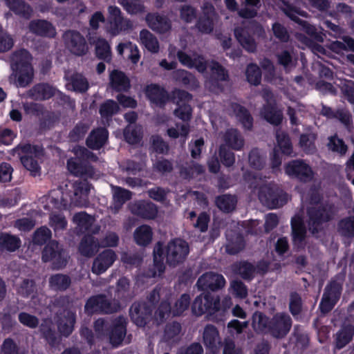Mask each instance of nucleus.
Returning <instances> with one entry per match:
<instances>
[{
    "mask_svg": "<svg viewBox=\"0 0 354 354\" xmlns=\"http://www.w3.org/2000/svg\"><path fill=\"white\" fill-rule=\"evenodd\" d=\"M67 48L71 53L77 55H84L88 50L84 38L77 32L68 31L64 35Z\"/></svg>",
    "mask_w": 354,
    "mask_h": 354,
    "instance_id": "aec40b11",
    "label": "nucleus"
},
{
    "mask_svg": "<svg viewBox=\"0 0 354 354\" xmlns=\"http://www.w3.org/2000/svg\"><path fill=\"white\" fill-rule=\"evenodd\" d=\"M75 322V313L71 311H64V319L59 318L58 322V329L60 333L64 336L69 335L73 330Z\"/></svg>",
    "mask_w": 354,
    "mask_h": 354,
    "instance_id": "58836bf2",
    "label": "nucleus"
},
{
    "mask_svg": "<svg viewBox=\"0 0 354 354\" xmlns=\"http://www.w3.org/2000/svg\"><path fill=\"white\" fill-rule=\"evenodd\" d=\"M140 40L142 45L150 52L157 53L159 44L156 37L147 30H142L140 33Z\"/></svg>",
    "mask_w": 354,
    "mask_h": 354,
    "instance_id": "a19ab883",
    "label": "nucleus"
},
{
    "mask_svg": "<svg viewBox=\"0 0 354 354\" xmlns=\"http://www.w3.org/2000/svg\"><path fill=\"white\" fill-rule=\"evenodd\" d=\"M285 171L288 176L295 177L304 182L310 181L314 177L312 168L301 160H292L288 162L286 165Z\"/></svg>",
    "mask_w": 354,
    "mask_h": 354,
    "instance_id": "dca6fc26",
    "label": "nucleus"
},
{
    "mask_svg": "<svg viewBox=\"0 0 354 354\" xmlns=\"http://www.w3.org/2000/svg\"><path fill=\"white\" fill-rule=\"evenodd\" d=\"M203 342L206 346L213 348L216 343H220L219 333L213 325H207L203 332Z\"/></svg>",
    "mask_w": 354,
    "mask_h": 354,
    "instance_id": "79ce46f5",
    "label": "nucleus"
},
{
    "mask_svg": "<svg viewBox=\"0 0 354 354\" xmlns=\"http://www.w3.org/2000/svg\"><path fill=\"white\" fill-rule=\"evenodd\" d=\"M181 330V326L179 323L174 322L167 325L165 331L164 339L167 342L176 340Z\"/></svg>",
    "mask_w": 354,
    "mask_h": 354,
    "instance_id": "338daca9",
    "label": "nucleus"
},
{
    "mask_svg": "<svg viewBox=\"0 0 354 354\" xmlns=\"http://www.w3.org/2000/svg\"><path fill=\"white\" fill-rule=\"evenodd\" d=\"M303 207L306 209V217L297 214L291 221L293 241L299 246L302 244L306 234L304 223L309 230L315 234L323 228V224L330 220L336 213V208L332 204L324 205L320 202V195L317 189H310L307 194L302 196Z\"/></svg>",
    "mask_w": 354,
    "mask_h": 354,
    "instance_id": "f257e3e1",
    "label": "nucleus"
},
{
    "mask_svg": "<svg viewBox=\"0 0 354 354\" xmlns=\"http://www.w3.org/2000/svg\"><path fill=\"white\" fill-rule=\"evenodd\" d=\"M344 275L338 276L326 287L319 308L322 313H326L332 310L338 301L342 291Z\"/></svg>",
    "mask_w": 354,
    "mask_h": 354,
    "instance_id": "9b49d317",
    "label": "nucleus"
},
{
    "mask_svg": "<svg viewBox=\"0 0 354 354\" xmlns=\"http://www.w3.org/2000/svg\"><path fill=\"white\" fill-rule=\"evenodd\" d=\"M192 310L196 316H201L205 313L212 315L220 310V299L209 293L201 294L195 298Z\"/></svg>",
    "mask_w": 354,
    "mask_h": 354,
    "instance_id": "9d476101",
    "label": "nucleus"
},
{
    "mask_svg": "<svg viewBox=\"0 0 354 354\" xmlns=\"http://www.w3.org/2000/svg\"><path fill=\"white\" fill-rule=\"evenodd\" d=\"M354 335V328L352 326H344L337 334L336 337V347L339 349L345 346L352 339Z\"/></svg>",
    "mask_w": 354,
    "mask_h": 354,
    "instance_id": "8fccbe9b",
    "label": "nucleus"
},
{
    "mask_svg": "<svg viewBox=\"0 0 354 354\" xmlns=\"http://www.w3.org/2000/svg\"><path fill=\"white\" fill-rule=\"evenodd\" d=\"M279 63L282 65L286 70H290L295 67L297 59L293 57L292 52L283 50L277 55Z\"/></svg>",
    "mask_w": 354,
    "mask_h": 354,
    "instance_id": "680f3d73",
    "label": "nucleus"
},
{
    "mask_svg": "<svg viewBox=\"0 0 354 354\" xmlns=\"http://www.w3.org/2000/svg\"><path fill=\"white\" fill-rule=\"evenodd\" d=\"M57 90L48 84H39L28 91V95L35 100H45L55 95Z\"/></svg>",
    "mask_w": 354,
    "mask_h": 354,
    "instance_id": "c756f323",
    "label": "nucleus"
},
{
    "mask_svg": "<svg viewBox=\"0 0 354 354\" xmlns=\"http://www.w3.org/2000/svg\"><path fill=\"white\" fill-rule=\"evenodd\" d=\"M134 239L137 244L140 245H148L152 239V231L147 225L138 227L134 232Z\"/></svg>",
    "mask_w": 354,
    "mask_h": 354,
    "instance_id": "37998d69",
    "label": "nucleus"
},
{
    "mask_svg": "<svg viewBox=\"0 0 354 354\" xmlns=\"http://www.w3.org/2000/svg\"><path fill=\"white\" fill-rule=\"evenodd\" d=\"M125 49L129 52L128 57L129 59H130L132 63L137 64L140 57L139 50L137 46L129 41L126 43H120L117 47V51L120 55L123 54Z\"/></svg>",
    "mask_w": 354,
    "mask_h": 354,
    "instance_id": "09e8293b",
    "label": "nucleus"
},
{
    "mask_svg": "<svg viewBox=\"0 0 354 354\" xmlns=\"http://www.w3.org/2000/svg\"><path fill=\"white\" fill-rule=\"evenodd\" d=\"M99 248V241L92 235L88 234L82 240L79 251L82 255L89 257L93 256Z\"/></svg>",
    "mask_w": 354,
    "mask_h": 354,
    "instance_id": "e433bc0d",
    "label": "nucleus"
},
{
    "mask_svg": "<svg viewBox=\"0 0 354 354\" xmlns=\"http://www.w3.org/2000/svg\"><path fill=\"white\" fill-rule=\"evenodd\" d=\"M124 136L126 141L129 144H136L141 140L142 129L140 127L130 124L125 129Z\"/></svg>",
    "mask_w": 354,
    "mask_h": 354,
    "instance_id": "864d4df0",
    "label": "nucleus"
},
{
    "mask_svg": "<svg viewBox=\"0 0 354 354\" xmlns=\"http://www.w3.org/2000/svg\"><path fill=\"white\" fill-rule=\"evenodd\" d=\"M291 326L292 321L288 315L277 313L269 322V331L274 337L280 338L286 335Z\"/></svg>",
    "mask_w": 354,
    "mask_h": 354,
    "instance_id": "6ab92c4d",
    "label": "nucleus"
},
{
    "mask_svg": "<svg viewBox=\"0 0 354 354\" xmlns=\"http://www.w3.org/2000/svg\"><path fill=\"white\" fill-rule=\"evenodd\" d=\"M236 204V199L231 195H223L216 199L217 207L223 212L232 211Z\"/></svg>",
    "mask_w": 354,
    "mask_h": 354,
    "instance_id": "4d7b16f0",
    "label": "nucleus"
},
{
    "mask_svg": "<svg viewBox=\"0 0 354 354\" xmlns=\"http://www.w3.org/2000/svg\"><path fill=\"white\" fill-rule=\"evenodd\" d=\"M74 194L71 198V204L75 206H85L88 203V194L90 190L89 184L84 181H77L73 184Z\"/></svg>",
    "mask_w": 354,
    "mask_h": 354,
    "instance_id": "a878e982",
    "label": "nucleus"
},
{
    "mask_svg": "<svg viewBox=\"0 0 354 354\" xmlns=\"http://www.w3.org/2000/svg\"><path fill=\"white\" fill-rule=\"evenodd\" d=\"M316 135L314 133L309 132L302 134L300 137L299 145L302 149L307 153H313L315 149V141Z\"/></svg>",
    "mask_w": 354,
    "mask_h": 354,
    "instance_id": "13d9d810",
    "label": "nucleus"
},
{
    "mask_svg": "<svg viewBox=\"0 0 354 354\" xmlns=\"http://www.w3.org/2000/svg\"><path fill=\"white\" fill-rule=\"evenodd\" d=\"M146 95L150 101L158 105H163L168 100L167 92L159 86L151 84L146 88Z\"/></svg>",
    "mask_w": 354,
    "mask_h": 354,
    "instance_id": "473e14b6",
    "label": "nucleus"
},
{
    "mask_svg": "<svg viewBox=\"0 0 354 354\" xmlns=\"http://www.w3.org/2000/svg\"><path fill=\"white\" fill-rule=\"evenodd\" d=\"M96 55L99 59L109 62L111 58V47L104 39H99L95 43Z\"/></svg>",
    "mask_w": 354,
    "mask_h": 354,
    "instance_id": "603ef678",
    "label": "nucleus"
},
{
    "mask_svg": "<svg viewBox=\"0 0 354 354\" xmlns=\"http://www.w3.org/2000/svg\"><path fill=\"white\" fill-rule=\"evenodd\" d=\"M225 283V279L222 274L214 272H207L198 278L196 286L201 290L216 291L223 288Z\"/></svg>",
    "mask_w": 354,
    "mask_h": 354,
    "instance_id": "a211bd4d",
    "label": "nucleus"
},
{
    "mask_svg": "<svg viewBox=\"0 0 354 354\" xmlns=\"http://www.w3.org/2000/svg\"><path fill=\"white\" fill-rule=\"evenodd\" d=\"M21 245L20 239L14 235L9 234H1L0 235V247L8 251H15Z\"/></svg>",
    "mask_w": 354,
    "mask_h": 354,
    "instance_id": "49530a36",
    "label": "nucleus"
},
{
    "mask_svg": "<svg viewBox=\"0 0 354 354\" xmlns=\"http://www.w3.org/2000/svg\"><path fill=\"white\" fill-rule=\"evenodd\" d=\"M67 48L71 53L77 55H84L88 50L84 38L77 32L68 31L64 35Z\"/></svg>",
    "mask_w": 354,
    "mask_h": 354,
    "instance_id": "412c9836",
    "label": "nucleus"
},
{
    "mask_svg": "<svg viewBox=\"0 0 354 354\" xmlns=\"http://www.w3.org/2000/svg\"><path fill=\"white\" fill-rule=\"evenodd\" d=\"M49 283L54 290H64L69 287L71 279L67 275L57 274L50 278Z\"/></svg>",
    "mask_w": 354,
    "mask_h": 354,
    "instance_id": "3c124183",
    "label": "nucleus"
},
{
    "mask_svg": "<svg viewBox=\"0 0 354 354\" xmlns=\"http://www.w3.org/2000/svg\"><path fill=\"white\" fill-rule=\"evenodd\" d=\"M126 319L119 317L113 324V328L110 334V342L113 346H119L126 335Z\"/></svg>",
    "mask_w": 354,
    "mask_h": 354,
    "instance_id": "7c9ffc66",
    "label": "nucleus"
},
{
    "mask_svg": "<svg viewBox=\"0 0 354 354\" xmlns=\"http://www.w3.org/2000/svg\"><path fill=\"white\" fill-rule=\"evenodd\" d=\"M116 254L112 250H105L95 259L92 272L96 274L104 272L116 259Z\"/></svg>",
    "mask_w": 354,
    "mask_h": 354,
    "instance_id": "b1692460",
    "label": "nucleus"
},
{
    "mask_svg": "<svg viewBox=\"0 0 354 354\" xmlns=\"http://www.w3.org/2000/svg\"><path fill=\"white\" fill-rule=\"evenodd\" d=\"M73 223L77 225V230L81 233L97 234L100 227L93 225L95 218L88 215L84 212L77 213L73 218Z\"/></svg>",
    "mask_w": 354,
    "mask_h": 354,
    "instance_id": "5701e85b",
    "label": "nucleus"
},
{
    "mask_svg": "<svg viewBox=\"0 0 354 354\" xmlns=\"http://www.w3.org/2000/svg\"><path fill=\"white\" fill-rule=\"evenodd\" d=\"M7 6L18 15L25 19H29L32 12L30 6L21 0H5Z\"/></svg>",
    "mask_w": 354,
    "mask_h": 354,
    "instance_id": "c9c22d12",
    "label": "nucleus"
},
{
    "mask_svg": "<svg viewBox=\"0 0 354 354\" xmlns=\"http://www.w3.org/2000/svg\"><path fill=\"white\" fill-rule=\"evenodd\" d=\"M246 76L248 82L253 85H258L261 79V73L256 64H250L246 70Z\"/></svg>",
    "mask_w": 354,
    "mask_h": 354,
    "instance_id": "e2e57ef3",
    "label": "nucleus"
},
{
    "mask_svg": "<svg viewBox=\"0 0 354 354\" xmlns=\"http://www.w3.org/2000/svg\"><path fill=\"white\" fill-rule=\"evenodd\" d=\"M111 85L117 91H127L130 88L128 77L122 72L113 71L110 75Z\"/></svg>",
    "mask_w": 354,
    "mask_h": 354,
    "instance_id": "4c0bfd02",
    "label": "nucleus"
},
{
    "mask_svg": "<svg viewBox=\"0 0 354 354\" xmlns=\"http://www.w3.org/2000/svg\"><path fill=\"white\" fill-rule=\"evenodd\" d=\"M189 254V245L187 243L180 239H175L171 241L167 245L165 255L162 244L158 243L153 250L154 270L147 274L149 277L159 276L164 272V258L166 257L167 263L171 266L182 263Z\"/></svg>",
    "mask_w": 354,
    "mask_h": 354,
    "instance_id": "f03ea898",
    "label": "nucleus"
},
{
    "mask_svg": "<svg viewBox=\"0 0 354 354\" xmlns=\"http://www.w3.org/2000/svg\"><path fill=\"white\" fill-rule=\"evenodd\" d=\"M120 308L118 301L109 302L103 295L91 297L85 305V311L88 315L94 313H113Z\"/></svg>",
    "mask_w": 354,
    "mask_h": 354,
    "instance_id": "ddd939ff",
    "label": "nucleus"
},
{
    "mask_svg": "<svg viewBox=\"0 0 354 354\" xmlns=\"http://www.w3.org/2000/svg\"><path fill=\"white\" fill-rule=\"evenodd\" d=\"M283 6L281 9L285 14L289 17L292 20L299 24L302 30L307 33L309 36L315 39L319 42H323L325 35L321 32L318 31L317 29L314 26L308 24L307 21L301 20L298 18V16L307 17L306 12L301 10L300 9L294 7L289 3L282 1Z\"/></svg>",
    "mask_w": 354,
    "mask_h": 354,
    "instance_id": "1a4fd4ad",
    "label": "nucleus"
},
{
    "mask_svg": "<svg viewBox=\"0 0 354 354\" xmlns=\"http://www.w3.org/2000/svg\"><path fill=\"white\" fill-rule=\"evenodd\" d=\"M52 325L53 324L50 320H44L40 326V331L49 345L55 347L59 344V340L55 336V332L52 330Z\"/></svg>",
    "mask_w": 354,
    "mask_h": 354,
    "instance_id": "de8ad7c7",
    "label": "nucleus"
},
{
    "mask_svg": "<svg viewBox=\"0 0 354 354\" xmlns=\"http://www.w3.org/2000/svg\"><path fill=\"white\" fill-rule=\"evenodd\" d=\"M189 132V126L188 124H176V127H171L167 130L168 136L171 138L183 137L186 138Z\"/></svg>",
    "mask_w": 354,
    "mask_h": 354,
    "instance_id": "69168bd1",
    "label": "nucleus"
},
{
    "mask_svg": "<svg viewBox=\"0 0 354 354\" xmlns=\"http://www.w3.org/2000/svg\"><path fill=\"white\" fill-rule=\"evenodd\" d=\"M130 315L138 326L144 327L151 318V310L145 302L135 303L131 307Z\"/></svg>",
    "mask_w": 354,
    "mask_h": 354,
    "instance_id": "4be33fe9",
    "label": "nucleus"
},
{
    "mask_svg": "<svg viewBox=\"0 0 354 354\" xmlns=\"http://www.w3.org/2000/svg\"><path fill=\"white\" fill-rule=\"evenodd\" d=\"M30 31L37 35L54 37L56 35L55 27L46 20H33L29 24Z\"/></svg>",
    "mask_w": 354,
    "mask_h": 354,
    "instance_id": "c85d7f7f",
    "label": "nucleus"
},
{
    "mask_svg": "<svg viewBox=\"0 0 354 354\" xmlns=\"http://www.w3.org/2000/svg\"><path fill=\"white\" fill-rule=\"evenodd\" d=\"M245 180L250 188L259 187L258 196L260 201L269 208H277L283 206L288 200V195L274 183H266L258 173L250 171L244 174Z\"/></svg>",
    "mask_w": 354,
    "mask_h": 354,
    "instance_id": "7ed1b4c3",
    "label": "nucleus"
},
{
    "mask_svg": "<svg viewBox=\"0 0 354 354\" xmlns=\"http://www.w3.org/2000/svg\"><path fill=\"white\" fill-rule=\"evenodd\" d=\"M73 151L76 157L70 158L67 162L69 172L77 177L93 178L94 169L85 160H96V156L83 147H75Z\"/></svg>",
    "mask_w": 354,
    "mask_h": 354,
    "instance_id": "20e7f679",
    "label": "nucleus"
},
{
    "mask_svg": "<svg viewBox=\"0 0 354 354\" xmlns=\"http://www.w3.org/2000/svg\"><path fill=\"white\" fill-rule=\"evenodd\" d=\"M171 297L162 301L155 313V319L153 321L156 324L162 323L170 315L179 316L184 311L187 310L190 304V297L189 295L183 294L177 299L171 307L170 304Z\"/></svg>",
    "mask_w": 354,
    "mask_h": 354,
    "instance_id": "6e6552de",
    "label": "nucleus"
},
{
    "mask_svg": "<svg viewBox=\"0 0 354 354\" xmlns=\"http://www.w3.org/2000/svg\"><path fill=\"white\" fill-rule=\"evenodd\" d=\"M277 146L281 150V152L287 156H291L292 153V147L289 137L281 131H277L276 133Z\"/></svg>",
    "mask_w": 354,
    "mask_h": 354,
    "instance_id": "6e6d98bb",
    "label": "nucleus"
},
{
    "mask_svg": "<svg viewBox=\"0 0 354 354\" xmlns=\"http://www.w3.org/2000/svg\"><path fill=\"white\" fill-rule=\"evenodd\" d=\"M204 17L198 22V28L201 32L209 33L213 30L216 14L214 7L209 3H205L203 8Z\"/></svg>",
    "mask_w": 354,
    "mask_h": 354,
    "instance_id": "bb28decb",
    "label": "nucleus"
},
{
    "mask_svg": "<svg viewBox=\"0 0 354 354\" xmlns=\"http://www.w3.org/2000/svg\"><path fill=\"white\" fill-rule=\"evenodd\" d=\"M14 45L13 38L0 26V52L10 50Z\"/></svg>",
    "mask_w": 354,
    "mask_h": 354,
    "instance_id": "774afa93",
    "label": "nucleus"
},
{
    "mask_svg": "<svg viewBox=\"0 0 354 354\" xmlns=\"http://www.w3.org/2000/svg\"><path fill=\"white\" fill-rule=\"evenodd\" d=\"M32 57L28 51L21 49L15 51L11 57V67L19 72L17 86L25 87L32 80L34 73L31 65Z\"/></svg>",
    "mask_w": 354,
    "mask_h": 354,
    "instance_id": "423d86ee",
    "label": "nucleus"
},
{
    "mask_svg": "<svg viewBox=\"0 0 354 354\" xmlns=\"http://www.w3.org/2000/svg\"><path fill=\"white\" fill-rule=\"evenodd\" d=\"M146 21L149 27L157 32L164 33L171 29L170 21L165 17L157 14H148Z\"/></svg>",
    "mask_w": 354,
    "mask_h": 354,
    "instance_id": "cd10ccee",
    "label": "nucleus"
},
{
    "mask_svg": "<svg viewBox=\"0 0 354 354\" xmlns=\"http://www.w3.org/2000/svg\"><path fill=\"white\" fill-rule=\"evenodd\" d=\"M231 108L243 127L250 129L252 126V118L248 111L237 104H232Z\"/></svg>",
    "mask_w": 354,
    "mask_h": 354,
    "instance_id": "c03bdc74",
    "label": "nucleus"
},
{
    "mask_svg": "<svg viewBox=\"0 0 354 354\" xmlns=\"http://www.w3.org/2000/svg\"><path fill=\"white\" fill-rule=\"evenodd\" d=\"M131 196L132 194L130 191L120 187H115L113 194L114 204L112 207L114 209V212H118L126 201L130 200Z\"/></svg>",
    "mask_w": 354,
    "mask_h": 354,
    "instance_id": "a18cd8bd",
    "label": "nucleus"
},
{
    "mask_svg": "<svg viewBox=\"0 0 354 354\" xmlns=\"http://www.w3.org/2000/svg\"><path fill=\"white\" fill-rule=\"evenodd\" d=\"M247 5L252 6L250 8H244L239 11V15L243 18H252L257 14V10L259 8V0H245Z\"/></svg>",
    "mask_w": 354,
    "mask_h": 354,
    "instance_id": "052dcab7",
    "label": "nucleus"
},
{
    "mask_svg": "<svg viewBox=\"0 0 354 354\" xmlns=\"http://www.w3.org/2000/svg\"><path fill=\"white\" fill-rule=\"evenodd\" d=\"M269 322L268 318L261 313L256 312L252 316V326L254 330L259 333L269 331Z\"/></svg>",
    "mask_w": 354,
    "mask_h": 354,
    "instance_id": "5fc2aeb1",
    "label": "nucleus"
},
{
    "mask_svg": "<svg viewBox=\"0 0 354 354\" xmlns=\"http://www.w3.org/2000/svg\"><path fill=\"white\" fill-rule=\"evenodd\" d=\"M192 96L186 91L176 90L173 93V100L178 108L174 111V114L183 121H188L192 117V109L189 102Z\"/></svg>",
    "mask_w": 354,
    "mask_h": 354,
    "instance_id": "f3484780",
    "label": "nucleus"
},
{
    "mask_svg": "<svg viewBox=\"0 0 354 354\" xmlns=\"http://www.w3.org/2000/svg\"><path fill=\"white\" fill-rule=\"evenodd\" d=\"M177 56L179 62L183 65L190 68H195L200 73H203L208 66L210 68L214 78L217 80H225L227 77V74L225 69L217 62H212L207 64L203 57L194 54L193 57H192L182 50H179L177 53Z\"/></svg>",
    "mask_w": 354,
    "mask_h": 354,
    "instance_id": "39448f33",
    "label": "nucleus"
},
{
    "mask_svg": "<svg viewBox=\"0 0 354 354\" xmlns=\"http://www.w3.org/2000/svg\"><path fill=\"white\" fill-rule=\"evenodd\" d=\"M263 97L266 102L261 111V115L270 124H279L282 121V113L276 109L275 100L272 93L268 89L263 91Z\"/></svg>",
    "mask_w": 354,
    "mask_h": 354,
    "instance_id": "4468645a",
    "label": "nucleus"
},
{
    "mask_svg": "<svg viewBox=\"0 0 354 354\" xmlns=\"http://www.w3.org/2000/svg\"><path fill=\"white\" fill-rule=\"evenodd\" d=\"M65 77L68 82L66 84L68 90L82 93L88 88V81L81 74L75 73L69 77L68 73H66Z\"/></svg>",
    "mask_w": 354,
    "mask_h": 354,
    "instance_id": "72a5a7b5",
    "label": "nucleus"
},
{
    "mask_svg": "<svg viewBox=\"0 0 354 354\" xmlns=\"http://www.w3.org/2000/svg\"><path fill=\"white\" fill-rule=\"evenodd\" d=\"M234 35L241 45L248 51L253 52L256 48V44L250 37L248 31L243 28H236Z\"/></svg>",
    "mask_w": 354,
    "mask_h": 354,
    "instance_id": "ea45409f",
    "label": "nucleus"
},
{
    "mask_svg": "<svg viewBox=\"0 0 354 354\" xmlns=\"http://www.w3.org/2000/svg\"><path fill=\"white\" fill-rule=\"evenodd\" d=\"M119 110L118 104L113 100H107L100 106V113L102 118H108Z\"/></svg>",
    "mask_w": 354,
    "mask_h": 354,
    "instance_id": "0e129e2a",
    "label": "nucleus"
},
{
    "mask_svg": "<svg viewBox=\"0 0 354 354\" xmlns=\"http://www.w3.org/2000/svg\"><path fill=\"white\" fill-rule=\"evenodd\" d=\"M225 145L234 150L239 151L244 145V140L241 133L236 129H229L223 135Z\"/></svg>",
    "mask_w": 354,
    "mask_h": 354,
    "instance_id": "f704fd0d",
    "label": "nucleus"
},
{
    "mask_svg": "<svg viewBox=\"0 0 354 354\" xmlns=\"http://www.w3.org/2000/svg\"><path fill=\"white\" fill-rule=\"evenodd\" d=\"M338 230L345 236H354V216L342 219L339 223Z\"/></svg>",
    "mask_w": 354,
    "mask_h": 354,
    "instance_id": "bf43d9fd",
    "label": "nucleus"
},
{
    "mask_svg": "<svg viewBox=\"0 0 354 354\" xmlns=\"http://www.w3.org/2000/svg\"><path fill=\"white\" fill-rule=\"evenodd\" d=\"M109 25L107 32L115 36L120 32L127 30L131 28V23L129 20L124 19L121 16L120 10L115 6L109 8Z\"/></svg>",
    "mask_w": 354,
    "mask_h": 354,
    "instance_id": "2eb2a0df",
    "label": "nucleus"
},
{
    "mask_svg": "<svg viewBox=\"0 0 354 354\" xmlns=\"http://www.w3.org/2000/svg\"><path fill=\"white\" fill-rule=\"evenodd\" d=\"M130 210L133 214L147 219H153L158 214L156 205L151 202H136L130 205Z\"/></svg>",
    "mask_w": 354,
    "mask_h": 354,
    "instance_id": "393cba45",
    "label": "nucleus"
},
{
    "mask_svg": "<svg viewBox=\"0 0 354 354\" xmlns=\"http://www.w3.org/2000/svg\"><path fill=\"white\" fill-rule=\"evenodd\" d=\"M108 139V131L104 128L93 130L86 140L87 146L92 149H100Z\"/></svg>",
    "mask_w": 354,
    "mask_h": 354,
    "instance_id": "2f4dec72",
    "label": "nucleus"
},
{
    "mask_svg": "<svg viewBox=\"0 0 354 354\" xmlns=\"http://www.w3.org/2000/svg\"><path fill=\"white\" fill-rule=\"evenodd\" d=\"M12 154L17 155L20 158L24 167L30 172L32 176L39 175L40 167L38 159L43 154L41 148L29 144L19 145L12 149Z\"/></svg>",
    "mask_w": 354,
    "mask_h": 354,
    "instance_id": "0eeeda50",
    "label": "nucleus"
},
{
    "mask_svg": "<svg viewBox=\"0 0 354 354\" xmlns=\"http://www.w3.org/2000/svg\"><path fill=\"white\" fill-rule=\"evenodd\" d=\"M42 260L44 262H52L53 268L59 269L66 265L67 255L59 243L53 241L45 246L42 252Z\"/></svg>",
    "mask_w": 354,
    "mask_h": 354,
    "instance_id": "f8f14e48",
    "label": "nucleus"
}]
</instances>
